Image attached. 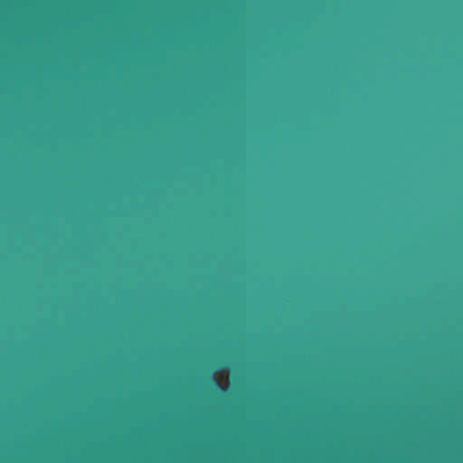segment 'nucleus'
I'll return each instance as SVG.
<instances>
[{"mask_svg":"<svg viewBox=\"0 0 463 463\" xmlns=\"http://www.w3.org/2000/svg\"><path fill=\"white\" fill-rule=\"evenodd\" d=\"M213 382V384L214 386L217 388V389H222L221 385L219 384V383L214 380L213 378H212Z\"/></svg>","mask_w":463,"mask_h":463,"instance_id":"obj_1","label":"nucleus"}]
</instances>
